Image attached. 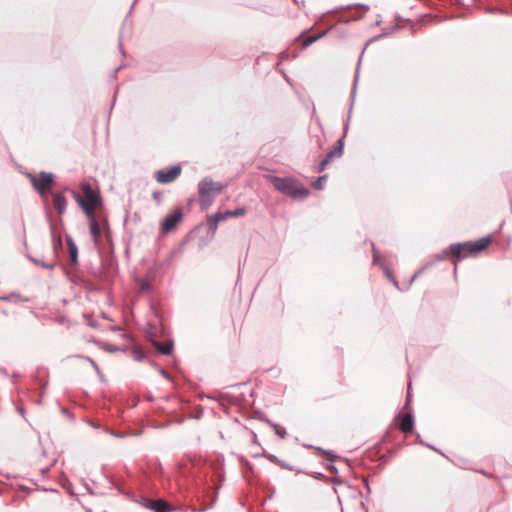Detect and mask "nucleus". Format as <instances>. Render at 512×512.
<instances>
[{"mask_svg": "<svg viewBox=\"0 0 512 512\" xmlns=\"http://www.w3.org/2000/svg\"><path fill=\"white\" fill-rule=\"evenodd\" d=\"M81 190L84 196L74 192L73 197L87 217L95 215L96 209L101 205V198L89 183H82Z\"/></svg>", "mask_w": 512, "mask_h": 512, "instance_id": "2", "label": "nucleus"}, {"mask_svg": "<svg viewBox=\"0 0 512 512\" xmlns=\"http://www.w3.org/2000/svg\"><path fill=\"white\" fill-rule=\"evenodd\" d=\"M270 180L278 191L294 199H305L310 194L309 190L295 178L272 176Z\"/></svg>", "mask_w": 512, "mask_h": 512, "instance_id": "1", "label": "nucleus"}, {"mask_svg": "<svg viewBox=\"0 0 512 512\" xmlns=\"http://www.w3.org/2000/svg\"><path fill=\"white\" fill-rule=\"evenodd\" d=\"M279 466L283 469H287V470H290V471H294L295 470V467L293 465H290L289 463L283 461V460H280V463H279Z\"/></svg>", "mask_w": 512, "mask_h": 512, "instance_id": "24", "label": "nucleus"}, {"mask_svg": "<svg viewBox=\"0 0 512 512\" xmlns=\"http://www.w3.org/2000/svg\"><path fill=\"white\" fill-rule=\"evenodd\" d=\"M224 185L213 181L210 177H205L198 184L199 205L203 210L208 209L214 202L216 195L220 194Z\"/></svg>", "mask_w": 512, "mask_h": 512, "instance_id": "4", "label": "nucleus"}, {"mask_svg": "<svg viewBox=\"0 0 512 512\" xmlns=\"http://www.w3.org/2000/svg\"><path fill=\"white\" fill-rule=\"evenodd\" d=\"M87 359H88V361L93 365V367L95 368V370H96V371H99L98 366L96 365V363H95L92 359H90V358H87Z\"/></svg>", "mask_w": 512, "mask_h": 512, "instance_id": "28", "label": "nucleus"}, {"mask_svg": "<svg viewBox=\"0 0 512 512\" xmlns=\"http://www.w3.org/2000/svg\"><path fill=\"white\" fill-rule=\"evenodd\" d=\"M328 160H324L322 159V161L319 163L318 167H317V172H322L326 166L328 165Z\"/></svg>", "mask_w": 512, "mask_h": 512, "instance_id": "25", "label": "nucleus"}, {"mask_svg": "<svg viewBox=\"0 0 512 512\" xmlns=\"http://www.w3.org/2000/svg\"><path fill=\"white\" fill-rule=\"evenodd\" d=\"M326 179H327V175H322V176L318 177L316 179V181H314L312 183L313 188H315L316 190H322L324 188V183H325Z\"/></svg>", "mask_w": 512, "mask_h": 512, "instance_id": "20", "label": "nucleus"}, {"mask_svg": "<svg viewBox=\"0 0 512 512\" xmlns=\"http://www.w3.org/2000/svg\"><path fill=\"white\" fill-rule=\"evenodd\" d=\"M181 174V167L178 165L167 169L158 170L155 179L158 183L167 184L173 182Z\"/></svg>", "mask_w": 512, "mask_h": 512, "instance_id": "7", "label": "nucleus"}, {"mask_svg": "<svg viewBox=\"0 0 512 512\" xmlns=\"http://www.w3.org/2000/svg\"><path fill=\"white\" fill-rule=\"evenodd\" d=\"M321 36L318 35V36H309V37H306L304 40H303V46L304 47H308L309 45H311L312 43H314L317 39H319Z\"/></svg>", "mask_w": 512, "mask_h": 512, "instance_id": "23", "label": "nucleus"}, {"mask_svg": "<svg viewBox=\"0 0 512 512\" xmlns=\"http://www.w3.org/2000/svg\"><path fill=\"white\" fill-rule=\"evenodd\" d=\"M142 505L153 512H169L171 510L168 502L163 499L145 500Z\"/></svg>", "mask_w": 512, "mask_h": 512, "instance_id": "8", "label": "nucleus"}, {"mask_svg": "<svg viewBox=\"0 0 512 512\" xmlns=\"http://www.w3.org/2000/svg\"><path fill=\"white\" fill-rule=\"evenodd\" d=\"M51 236H52L53 250H54V254H55V258H56L59 250H61V248H62V239H61L60 235L56 234V232L53 228L51 229Z\"/></svg>", "mask_w": 512, "mask_h": 512, "instance_id": "17", "label": "nucleus"}, {"mask_svg": "<svg viewBox=\"0 0 512 512\" xmlns=\"http://www.w3.org/2000/svg\"><path fill=\"white\" fill-rule=\"evenodd\" d=\"M183 218V212L180 208L174 209L170 214H167L161 222L160 230L163 234H167L175 230L177 225Z\"/></svg>", "mask_w": 512, "mask_h": 512, "instance_id": "5", "label": "nucleus"}, {"mask_svg": "<svg viewBox=\"0 0 512 512\" xmlns=\"http://www.w3.org/2000/svg\"><path fill=\"white\" fill-rule=\"evenodd\" d=\"M343 145V138L338 139L334 148L329 151L323 159L328 160V163H330L333 159L341 157L343 154Z\"/></svg>", "mask_w": 512, "mask_h": 512, "instance_id": "12", "label": "nucleus"}, {"mask_svg": "<svg viewBox=\"0 0 512 512\" xmlns=\"http://www.w3.org/2000/svg\"><path fill=\"white\" fill-rule=\"evenodd\" d=\"M30 261H32L34 264L38 265V266H41L45 269H48V270H53L54 267L56 266V260L54 259L53 261L51 262H46V261H43L41 259H37V258H33V257H29Z\"/></svg>", "mask_w": 512, "mask_h": 512, "instance_id": "19", "label": "nucleus"}, {"mask_svg": "<svg viewBox=\"0 0 512 512\" xmlns=\"http://www.w3.org/2000/svg\"><path fill=\"white\" fill-rule=\"evenodd\" d=\"M154 347L162 355H169L173 350V341L167 340L165 342H154Z\"/></svg>", "mask_w": 512, "mask_h": 512, "instance_id": "16", "label": "nucleus"}, {"mask_svg": "<svg viewBox=\"0 0 512 512\" xmlns=\"http://www.w3.org/2000/svg\"><path fill=\"white\" fill-rule=\"evenodd\" d=\"M66 242L69 252L70 261L72 264H78V248L71 236H66Z\"/></svg>", "mask_w": 512, "mask_h": 512, "instance_id": "14", "label": "nucleus"}, {"mask_svg": "<svg viewBox=\"0 0 512 512\" xmlns=\"http://www.w3.org/2000/svg\"><path fill=\"white\" fill-rule=\"evenodd\" d=\"M108 350H109V351H111V352H114V351H117V350H118V348L111 347V348H109Z\"/></svg>", "mask_w": 512, "mask_h": 512, "instance_id": "29", "label": "nucleus"}, {"mask_svg": "<svg viewBox=\"0 0 512 512\" xmlns=\"http://www.w3.org/2000/svg\"><path fill=\"white\" fill-rule=\"evenodd\" d=\"M133 355H134L135 359L138 361H141L143 358V353L139 349H134Z\"/></svg>", "mask_w": 512, "mask_h": 512, "instance_id": "27", "label": "nucleus"}, {"mask_svg": "<svg viewBox=\"0 0 512 512\" xmlns=\"http://www.w3.org/2000/svg\"><path fill=\"white\" fill-rule=\"evenodd\" d=\"M275 433L282 439H285L286 436H287V431L286 429L283 427V426H280V425H277V424H273L272 425Z\"/></svg>", "mask_w": 512, "mask_h": 512, "instance_id": "22", "label": "nucleus"}, {"mask_svg": "<svg viewBox=\"0 0 512 512\" xmlns=\"http://www.w3.org/2000/svg\"><path fill=\"white\" fill-rule=\"evenodd\" d=\"M413 427L414 420L412 415L410 413L403 415L399 424L400 431L407 434L412 432Z\"/></svg>", "mask_w": 512, "mask_h": 512, "instance_id": "13", "label": "nucleus"}, {"mask_svg": "<svg viewBox=\"0 0 512 512\" xmlns=\"http://www.w3.org/2000/svg\"><path fill=\"white\" fill-rule=\"evenodd\" d=\"M266 458H267L270 462L275 463V464H277V465H279V463H280V459H279L277 456H275V455H272V454H270V455H266Z\"/></svg>", "mask_w": 512, "mask_h": 512, "instance_id": "26", "label": "nucleus"}, {"mask_svg": "<svg viewBox=\"0 0 512 512\" xmlns=\"http://www.w3.org/2000/svg\"><path fill=\"white\" fill-rule=\"evenodd\" d=\"M33 187L45 196L53 183V175L51 173L41 172L39 175L31 178Z\"/></svg>", "mask_w": 512, "mask_h": 512, "instance_id": "6", "label": "nucleus"}, {"mask_svg": "<svg viewBox=\"0 0 512 512\" xmlns=\"http://www.w3.org/2000/svg\"><path fill=\"white\" fill-rule=\"evenodd\" d=\"M333 483H334L335 493L337 494L338 500L341 503V498H342V495H343V490L349 489L350 487L345 482H343L341 480H334Z\"/></svg>", "mask_w": 512, "mask_h": 512, "instance_id": "18", "label": "nucleus"}, {"mask_svg": "<svg viewBox=\"0 0 512 512\" xmlns=\"http://www.w3.org/2000/svg\"><path fill=\"white\" fill-rule=\"evenodd\" d=\"M53 205L59 214H63L67 208V200L62 194L56 193L53 196Z\"/></svg>", "mask_w": 512, "mask_h": 512, "instance_id": "15", "label": "nucleus"}, {"mask_svg": "<svg viewBox=\"0 0 512 512\" xmlns=\"http://www.w3.org/2000/svg\"><path fill=\"white\" fill-rule=\"evenodd\" d=\"M246 214V208L244 207H238L234 210H227L225 212H217L212 215V218H215L216 220H226L230 217H240L244 216Z\"/></svg>", "mask_w": 512, "mask_h": 512, "instance_id": "9", "label": "nucleus"}, {"mask_svg": "<svg viewBox=\"0 0 512 512\" xmlns=\"http://www.w3.org/2000/svg\"><path fill=\"white\" fill-rule=\"evenodd\" d=\"M221 220H216L215 218H212V215H209L207 217V224L209 226V229L212 231V233H215L218 228V223Z\"/></svg>", "mask_w": 512, "mask_h": 512, "instance_id": "21", "label": "nucleus"}, {"mask_svg": "<svg viewBox=\"0 0 512 512\" xmlns=\"http://www.w3.org/2000/svg\"><path fill=\"white\" fill-rule=\"evenodd\" d=\"M343 145V138L338 139L334 148L329 151L323 159L328 160V163H330L333 159L341 157L343 154Z\"/></svg>", "mask_w": 512, "mask_h": 512, "instance_id": "11", "label": "nucleus"}, {"mask_svg": "<svg viewBox=\"0 0 512 512\" xmlns=\"http://www.w3.org/2000/svg\"><path fill=\"white\" fill-rule=\"evenodd\" d=\"M491 243L490 238L483 237L475 242L455 243L449 246L450 253L457 258V260L464 259L468 256L477 255L479 252L485 250Z\"/></svg>", "mask_w": 512, "mask_h": 512, "instance_id": "3", "label": "nucleus"}, {"mask_svg": "<svg viewBox=\"0 0 512 512\" xmlns=\"http://www.w3.org/2000/svg\"><path fill=\"white\" fill-rule=\"evenodd\" d=\"M88 219H89V231H90L92 240L94 243H98L101 238V229H100L99 223H98L95 215H93L92 217H88Z\"/></svg>", "mask_w": 512, "mask_h": 512, "instance_id": "10", "label": "nucleus"}]
</instances>
